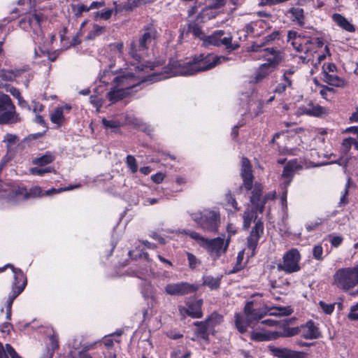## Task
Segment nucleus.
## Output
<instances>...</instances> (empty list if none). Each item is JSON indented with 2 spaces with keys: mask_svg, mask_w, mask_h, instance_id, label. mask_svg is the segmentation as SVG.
<instances>
[{
  "mask_svg": "<svg viewBox=\"0 0 358 358\" xmlns=\"http://www.w3.org/2000/svg\"><path fill=\"white\" fill-rule=\"evenodd\" d=\"M240 176L243 183L240 188H244L246 191H251L250 196V203L248 207L262 214L265 210V205L269 199L275 197V192L263 194L264 186L262 183L256 182L253 185L254 175L252 166L248 158L243 157L241 159V168Z\"/></svg>",
  "mask_w": 358,
  "mask_h": 358,
  "instance_id": "nucleus-1",
  "label": "nucleus"
},
{
  "mask_svg": "<svg viewBox=\"0 0 358 358\" xmlns=\"http://www.w3.org/2000/svg\"><path fill=\"white\" fill-rule=\"evenodd\" d=\"M287 41L290 43L294 50L297 52L313 56L324 45L322 37H313L306 31L298 32L289 30Z\"/></svg>",
  "mask_w": 358,
  "mask_h": 358,
  "instance_id": "nucleus-2",
  "label": "nucleus"
},
{
  "mask_svg": "<svg viewBox=\"0 0 358 358\" xmlns=\"http://www.w3.org/2000/svg\"><path fill=\"white\" fill-rule=\"evenodd\" d=\"M184 234L196 241L215 259H219L225 253L229 247V241L224 244V239L220 237L209 239L192 230H185Z\"/></svg>",
  "mask_w": 358,
  "mask_h": 358,
  "instance_id": "nucleus-3",
  "label": "nucleus"
},
{
  "mask_svg": "<svg viewBox=\"0 0 358 358\" xmlns=\"http://www.w3.org/2000/svg\"><path fill=\"white\" fill-rule=\"evenodd\" d=\"M129 78L126 76H117L113 80L115 87L107 93V99L113 103L131 96L141 89V83L131 84Z\"/></svg>",
  "mask_w": 358,
  "mask_h": 358,
  "instance_id": "nucleus-4",
  "label": "nucleus"
},
{
  "mask_svg": "<svg viewBox=\"0 0 358 358\" xmlns=\"http://www.w3.org/2000/svg\"><path fill=\"white\" fill-rule=\"evenodd\" d=\"M358 285V264L353 267L341 268L333 275L332 285L344 292H349Z\"/></svg>",
  "mask_w": 358,
  "mask_h": 358,
  "instance_id": "nucleus-5",
  "label": "nucleus"
},
{
  "mask_svg": "<svg viewBox=\"0 0 358 358\" xmlns=\"http://www.w3.org/2000/svg\"><path fill=\"white\" fill-rule=\"evenodd\" d=\"M229 59L226 56H218L214 53H201L194 55L189 61L192 75L199 72L210 70L215 66L227 62Z\"/></svg>",
  "mask_w": 358,
  "mask_h": 358,
  "instance_id": "nucleus-6",
  "label": "nucleus"
},
{
  "mask_svg": "<svg viewBox=\"0 0 358 358\" xmlns=\"http://www.w3.org/2000/svg\"><path fill=\"white\" fill-rule=\"evenodd\" d=\"M245 316L255 324L259 320L266 315H289L291 312L285 307H272L268 308L267 306L257 307L253 301H246L243 308Z\"/></svg>",
  "mask_w": 358,
  "mask_h": 358,
  "instance_id": "nucleus-7",
  "label": "nucleus"
},
{
  "mask_svg": "<svg viewBox=\"0 0 358 358\" xmlns=\"http://www.w3.org/2000/svg\"><path fill=\"white\" fill-rule=\"evenodd\" d=\"M21 122L16 107L9 95L0 94V125L14 124Z\"/></svg>",
  "mask_w": 358,
  "mask_h": 358,
  "instance_id": "nucleus-8",
  "label": "nucleus"
},
{
  "mask_svg": "<svg viewBox=\"0 0 358 358\" xmlns=\"http://www.w3.org/2000/svg\"><path fill=\"white\" fill-rule=\"evenodd\" d=\"M301 256L296 248H292L285 252L282 257V263L277 265L278 271H282L285 273H292L301 270L299 262Z\"/></svg>",
  "mask_w": 358,
  "mask_h": 358,
  "instance_id": "nucleus-9",
  "label": "nucleus"
},
{
  "mask_svg": "<svg viewBox=\"0 0 358 358\" xmlns=\"http://www.w3.org/2000/svg\"><path fill=\"white\" fill-rule=\"evenodd\" d=\"M220 216L218 212L205 210L195 219L198 225L206 231L216 233L220 225Z\"/></svg>",
  "mask_w": 358,
  "mask_h": 358,
  "instance_id": "nucleus-10",
  "label": "nucleus"
},
{
  "mask_svg": "<svg viewBox=\"0 0 358 358\" xmlns=\"http://www.w3.org/2000/svg\"><path fill=\"white\" fill-rule=\"evenodd\" d=\"M163 78L178 76H192L191 65L189 62H183L171 59L165 66L162 68L160 73Z\"/></svg>",
  "mask_w": 358,
  "mask_h": 358,
  "instance_id": "nucleus-11",
  "label": "nucleus"
},
{
  "mask_svg": "<svg viewBox=\"0 0 358 358\" xmlns=\"http://www.w3.org/2000/svg\"><path fill=\"white\" fill-rule=\"evenodd\" d=\"M225 31L224 30L215 31L211 35L206 36L203 38V44L204 46L213 45L220 47L224 45L229 51L236 50L239 48V45L232 43V37H224Z\"/></svg>",
  "mask_w": 358,
  "mask_h": 358,
  "instance_id": "nucleus-12",
  "label": "nucleus"
},
{
  "mask_svg": "<svg viewBox=\"0 0 358 358\" xmlns=\"http://www.w3.org/2000/svg\"><path fill=\"white\" fill-rule=\"evenodd\" d=\"M258 52L261 53V57L265 60L268 65L277 69L284 59V52L277 47L264 48Z\"/></svg>",
  "mask_w": 358,
  "mask_h": 358,
  "instance_id": "nucleus-13",
  "label": "nucleus"
},
{
  "mask_svg": "<svg viewBox=\"0 0 358 358\" xmlns=\"http://www.w3.org/2000/svg\"><path fill=\"white\" fill-rule=\"evenodd\" d=\"M198 289L199 286L197 285L180 282L167 284L164 287V291L167 294L171 296H183L196 292Z\"/></svg>",
  "mask_w": 358,
  "mask_h": 358,
  "instance_id": "nucleus-14",
  "label": "nucleus"
},
{
  "mask_svg": "<svg viewBox=\"0 0 358 358\" xmlns=\"http://www.w3.org/2000/svg\"><path fill=\"white\" fill-rule=\"evenodd\" d=\"M264 222L262 218H259L252 228L248 237L247 238V247L252 251L251 256L255 255V250L258 245L259 239L264 234Z\"/></svg>",
  "mask_w": 358,
  "mask_h": 358,
  "instance_id": "nucleus-15",
  "label": "nucleus"
},
{
  "mask_svg": "<svg viewBox=\"0 0 358 358\" xmlns=\"http://www.w3.org/2000/svg\"><path fill=\"white\" fill-rule=\"evenodd\" d=\"M8 267L12 269L14 274V281L13 282L11 292L20 294L24 289L27 283L26 275L20 268H15L13 265L10 264L0 268V271H4V269Z\"/></svg>",
  "mask_w": 358,
  "mask_h": 358,
  "instance_id": "nucleus-16",
  "label": "nucleus"
},
{
  "mask_svg": "<svg viewBox=\"0 0 358 358\" xmlns=\"http://www.w3.org/2000/svg\"><path fill=\"white\" fill-rule=\"evenodd\" d=\"M157 31L152 24H147L143 29V34L138 40V50H148L152 41L157 38Z\"/></svg>",
  "mask_w": 358,
  "mask_h": 358,
  "instance_id": "nucleus-17",
  "label": "nucleus"
},
{
  "mask_svg": "<svg viewBox=\"0 0 358 358\" xmlns=\"http://www.w3.org/2000/svg\"><path fill=\"white\" fill-rule=\"evenodd\" d=\"M268 350L272 355L278 358H306V353L301 351H295L287 348L269 345Z\"/></svg>",
  "mask_w": 358,
  "mask_h": 358,
  "instance_id": "nucleus-18",
  "label": "nucleus"
},
{
  "mask_svg": "<svg viewBox=\"0 0 358 358\" xmlns=\"http://www.w3.org/2000/svg\"><path fill=\"white\" fill-rule=\"evenodd\" d=\"M299 334L301 338L308 340L317 339L321 337V332L312 320L304 324L299 326Z\"/></svg>",
  "mask_w": 358,
  "mask_h": 358,
  "instance_id": "nucleus-19",
  "label": "nucleus"
},
{
  "mask_svg": "<svg viewBox=\"0 0 358 358\" xmlns=\"http://www.w3.org/2000/svg\"><path fill=\"white\" fill-rule=\"evenodd\" d=\"M280 31L275 30L270 34L263 37L261 40H259V41L252 42L249 48L251 52H259L264 48H268L267 45H271L274 41H279L280 39Z\"/></svg>",
  "mask_w": 358,
  "mask_h": 358,
  "instance_id": "nucleus-20",
  "label": "nucleus"
},
{
  "mask_svg": "<svg viewBox=\"0 0 358 358\" xmlns=\"http://www.w3.org/2000/svg\"><path fill=\"white\" fill-rule=\"evenodd\" d=\"M71 109L72 106L68 103L55 108L50 115V121L56 124L57 127H61L67 122L64 114L69 113Z\"/></svg>",
  "mask_w": 358,
  "mask_h": 358,
  "instance_id": "nucleus-21",
  "label": "nucleus"
},
{
  "mask_svg": "<svg viewBox=\"0 0 358 358\" xmlns=\"http://www.w3.org/2000/svg\"><path fill=\"white\" fill-rule=\"evenodd\" d=\"M303 169V166L298 162L297 159H292L287 162L283 168L282 173V178L288 179V184L292 180L296 171L301 170Z\"/></svg>",
  "mask_w": 358,
  "mask_h": 358,
  "instance_id": "nucleus-22",
  "label": "nucleus"
},
{
  "mask_svg": "<svg viewBox=\"0 0 358 358\" xmlns=\"http://www.w3.org/2000/svg\"><path fill=\"white\" fill-rule=\"evenodd\" d=\"M193 325L196 327L194 330L195 336L206 342H209V335L210 334H212V331H210V328L206 322H204V320L196 321L193 322Z\"/></svg>",
  "mask_w": 358,
  "mask_h": 358,
  "instance_id": "nucleus-23",
  "label": "nucleus"
},
{
  "mask_svg": "<svg viewBox=\"0 0 358 358\" xmlns=\"http://www.w3.org/2000/svg\"><path fill=\"white\" fill-rule=\"evenodd\" d=\"M287 15L294 24L299 27L304 26L305 15L303 8L299 7H292L287 10Z\"/></svg>",
  "mask_w": 358,
  "mask_h": 358,
  "instance_id": "nucleus-24",
  "label": "nucleus"
},
{
  "mask_svg": "<svg viewBox=\"0 0 358 358\" xmlns=\"http://www.w3.org/2000/svg\"><path fill=\"white\" fill-rule=\"evenodd\" d=\"M203 301L202 299L185 301V304L188 308L192 318L200 319L203 317Z\"/></svg>",
  "mask_w": 358,
  "mask_h": 358,
  "instance_id": "nucleus-25",
  "label": "nucleus"
},
{
  "mask_svg": "<svg viewBox=\"0 0 358 358\" xmlns=\"http://www.w3.org/2000/svg\"><path fill=\"white\" fill-rule=\"evenodd\" d=\"M234 324L236 329L241 334H245L248 331V327L255 324L250 318L244 316L241 313H236L234 315Z\"/></svg>",
  "mask_w": 358,
  "mask_h": 358,
  "instance_id": "nucleus-26",
  "label": "nucleus"
},
{
  "mask_svg": "<svg viewBox=\"0 0 358 358\" xmlns=\"http://www.w3.org/2000/svg\"><path fill=\"white\" fill-rule=\"evenodd\" d=\"M310 108L300 107L299 113L301 115H307L313 117H321L322 115L326 114L325 108L317 104L313 105V103H309Z\"/></svg>",
  "mask_w": 358,
  "mask_h": 358,
  "instance_id": "nucleus-27",
  "label": "nucleus"
},
{
  "mask_svg": "<svg viewBox=\"0 0 358 358\" xmlns=\"http://www.w3.org/2000/svg\"><path fill=\"white\" fill-rule=\"evenodd\" d=\"M275 70L276 69L266 63L262 64L255 72L253 78L254 83H258L262 81Z\"/></svg>",
  "mask_w": 358,
  "mask_h": 358,
  "instance_id": "nucleus-28",
  "label": "nucleus"
},
{
  "mask_svg": "<svg viewBox=\"0 0 358 358\" xmlns=\"http://www.w3.org/2000/svg\"><path fill=\"white\" fill-rule=\"evenodd\" d=\"M258 213L259 212L248 207L243 212V229L245 230H248L250 226L251 223L255 222L258 220Z\"/></svg>",
  "mask_w": 358,
  "mask_h": 358,
  "instance_id": "nucleus-29",
  "label": "nucleus"
},
{
  "mask_svg": "<svg viewBox=\"0 0 358 358\" xmlns=\"http://www.w3.org/2000/svg\"><path fill=\"white\" fill-rule=\"evenodd\" d=\"M333 21L341 28L348 31L355 32V27L344 16L339 13H334L332 15Z\"/></svg>",
  "mask_w": 358,
  "mask_h": 358,
  "instance_id": "nucleus-30",
  "label": "nucleus"
},
{
  "mask_svg": "<svg viewBox=\"0 0 358 358\" xmlns=\"http://www.w3.org/2000/svg\"><path fill=\"white\" fill-rule=\"evenodd\" d=\"M206 323L210 328L212 334H215V328L217 325L220 324L223 322V316L217 312L212 313L205 320Z\"/></svg>",
  "mask_w": 358,
  "mask_h": 358,
  "instance_id": "nucleus-31",
  "label": "nucleus"
},
{
  "mask_svg": "<svg viewBox=\"0 0 358 358\" xmlns=\"http://www.w3.org/2000/svg\"><path fill=\"white\" fill-rule=\"evenodd\" d=\"M222 278V275L217 278H214L211 275H204L202 278V285L209 287L211 290H217L220 287Z\"/></svg>",
  "mask_w": 358,
  "mask_h": 358,
  "instance_id": "nucleus-32",
  "label": "nucleus"
},
{
  "mask_svg": "<svg viewBox=\"0 0 358 358\" xmlns=\"http://www.w3.org/2000/svg\"><path fill=\"white\" fill-rule=\"evenodd\" d=\"M226 210L229 213H235L240 210L238 202L234 196L229 192L225 194Z\"/></svg>",
  "mask_w": 358,
  "mask_h": 358,
  "instance_id": "nucleus-33",
  "label": "nucleus"
},
{
  "mask_svg": "<svg viewBox=\"0 0 358 358\" xmlns=\"http://www.w3.org/2000/svg\"><path fill=\"white\" fill-rule=\"evenodd\" d=\"M323 80L325 83L331 86L338 87L345 86V80L340 78L338 76L329 74L328 72H324Z\"/></svg>",
  "mask_w": 358,
  "mask_h": 358,
  "instance_id": "nucleus-34",
  "label": "nucleus"
},
{
  "mask_svg": "<svg viewBox=\"0 0 358 358\" xmlns=\"http://www.w3.org/2000/svg\"><path fill=\"white\" fill-rule=\"evenodd\" d=\"M5 348L0 342V358H22L10 344H6Z\"/></svg>",
  "mask_w": 358,
  "mask_h": 358,
  "instance_id": "nucleus-35",
  "label": "nucleus"
},
{
  "mask_svg": "<svg viewBox=\"0 0 358 358\" xmlns=\"http://www.w3.org/2000/svg\"><path fill=\"white\" fill-rule=\"evenodd\" d=\"M55 159V155L51 152L47 151L43 155L34 158L32 163L39 166H43L51 164Z\"/></svg>",
  "mask_w": 358,
  "mask_h": 358,
  "instance_id": "nucleus-36",
  "label": "nucleus"
},
{
  "mask_svg": "<svg viewBox=\"0 0 358 358\" xmlns=\"http://www.w3.org/2000/svg\"><path fill=\"white\" fill-rule=\"evenodd\" d=\"M57 192V190L55 188H52L49 190L43 192V189L39 186H34L28 190V199L41 197L43 195H50L52 193Z\"/></svg>",
  "mask_w": 358,
  "mask_h": 358,
  "instance_id": "nucleus-37",
  "label": "nucleus"
},
{
  "mask_svg": "<svg viewBox=\"0 0 358 358\" xmlns=\"http://www.w3.org/2000/svg\"><path fill=\"white\" fill-rule=\"evenodd\" d=\"M263 22H251L249 24H247L244 27V31L248 34L253 35L254 36H259L263 35V31L257 30V27L261 26Z\"/></svg>",
  "mask_w": 358,
  "mask_h": 358,
  "instance_id": "nucleus-38",
  "label": "nucleus"
},
{
  "mask_svg": "<svg viewBox=\"0 0 358 358\" xmlns=\"http://www.w3.org/2000/svg\"><path fill=\"white\" fill-rule=\"evenodd\" d=\"M106 31V27L104 26H100L97 24H94L92 29L89 31L86 36L87 40H94L96 37L100 36L104 32Z\"/></svg>",
  "mask_w": 358,
  "mask_h": 358,
  "instance_id": "nucleus-39",
  "label": "nucleus"
},
{
  "mask_svg": "<svg viewBox=\"0 0 358 358\" xmlns=\"http://www.w3.org/2000/svg\"><path fill=\"white\" fill-rule=\"evenodd\" d=\"M19 141V138L17 135L12 134H6L4 136L3 142L6 143V150L7 153H9L11 152L13 146L17 144V141Z\"/></svg>",
  "mask_w": 358,
  "mask_h": 358,
  "instance_id": "nucleus-40",
  "label": "nucleus"
},
{
  "mask_svg": "<svg viewBox=\"0 0 358 358\" xmlns=\"http://www.w3.org/2000/svg\"><path fill=\"white\" fill-rule=\"evenodd\" d=\"M243 259L244 250H241L238 252L236 257V262L233 268L229 272V274L236 273L244 268L245 264H243Z\"/></svg>",
  "mask_w": 358,
  "mask_h": 358,
  "instance_id": "nucleus-41",
  "label": "nucleus"
},
{
  "mask_svg": "<svg viewBox=\"0 0 358 358\" xmlns=\"http://www.w3.org/2000/svg\"><path fill=\"white\" fill-rule=\"evenodd\" d=\"M71 7L76 18L82 17L84 12L87 13L90 11L88 6L83 3L71 4Z\"/></svg>",
  "mask_w": 358,
  "mask_h": 358,
  "instance_id": "nucleus-42",
  "label": "nucleus"
},
{
  "mask_svg": "<svg viewBox=\"0 0 358 358\" xmlns=\"http://www.w3.org/2000/svg\"><path fill=\"white\" fill-rule=\"evenodd\" d=\"M113 13V9L112 8H106L103 10L96 11L94 13V20H108L112 17Z\"/></svg>",
  "mask_w": 358,
  "mask_h": 358,
  "instance_id": "nucleus-43",
  "label": "nucleus"
},
{
  "mask_svg": "<svg viewBox=\"0 0 358 358\" xmlns=\"http://www.w3.org/2000/svg\"><path fill=\"white\" fill-rule=\"evenodd\" d=\"M129 255L131 259H137L143 258L147 262H150L152 259H150L149 255L147 252H144L142 250L136 248L135 250L129 252Z\"/></svg>",
  "mask_w": 358,
  "mask_h": 358,
  "instance_id": "nucleus-44",
  "label": "nucleus"
},
{
  "mask_svg": "<svg viewBox=\"0 0 358 358\" xmlns=\"http://www.w3.org/2000/svg\"><path fill=\"white\" fill-rule=\"evenodd\" d=\"M20 294H16L13 292H11L9 295L8 300L6 301V319L10 320L11 319L12 314V306L14 300L19 296Z\"/></svg>",
  "mask_w": 358,
  "mask_h": 358,
  "instance_id": "nucleus-45",
  "label": "nucleus"
},
{
  "mask_svg": "<svg viewBox=\"0 0 358 358\" xmlns=\"http://www.w3.org/2000/svg\"><path fill=\"white\" fill-rule=\"evenodd\" d=\"M298 334H299V327H290L287 324H283L280 334L282 337H292Z\"/></svg>",
  "mask_w": 358,
  "mask_h": 358,
  "instance_id": "nucleus-46",
  "label": "nucleus"
},
{
  "mask_svg": "<svg viewBox=\"0 0 358 358\" xmlns=\"http://www.w3.org/2000/svg\"><path fill=\"white\" fill-rule=\"evenodd\" d=\"M188 29L194 36H195L197 38H199L202 41L203 38L206 36L201 27L196 22L190 23L189 24Z\"/></svg>",
  "mask_w": 358,
  "mask_h": 358,
  "instance_id": "nucleus-47",
  "label": "nucleus"
},
{
  "mask_svg": "<svg viewBox=\"0 0 358 358\" xmlns=\"http://www.w3.org/2000/svg\"><path fill=\"white\" fill-rule=\"evenodd\" d=\"M337 161L336 156L334 155L333 153L330 154L329 155H324V161H313V165L314 166H319L321 165H326L328 164L334 163Z\"/></svg>",
  "mask_w": 358,
  "mask_h": 358,
  "instance_id": "nucleus-48",
  "label": "nucleus"
},
{
  "mask_svg": "<svg viewBox=\"0 0 358 358\" xmlns=\"http://www.w3.org/2000/svg\"><path fill=\"white\" fill-rule=\"evenodd\" d=\"M186 255L188 261V266L190 269L194 270L201 264V261L194 254L187 252Z\"/></svg>",
  "mask_w": 358,
  "mask_h": 358,
  "instance_id": "nucleus-49",
  "label": "nucleus"
},
{
  "mask_svg": "<svg viewBox=\"0 0 358 358\" xmlns=\"http://www.w3.org/2000/svg\"><path fill=\"white\" fill-rule=\"evenodd\" d=\"M126 164L132 173H135L138 171V165L136 160L133 155H129L126 158Z\"/></svg>",
  "mask_w": 358,
  "mask_h": 358,
  "instance_id": "nucleus-50",
  "label": "nucleus"
},
{
  "mask_svg": "<svg viewBox=\"0 0 358 358\" xmlns=\"http://www.w3.org/2000/svg\"><path fill=\"white\" fill-rule=\"evenodd\" d=\"M102 124L106 129H117L121 127L120 121L117 120H107L106 118L102 119Z\"/></svg>",
  "mask_w": 358,
  "mask_h": 358,
  "instance_id": "nucleus-51",
  "label": "nucleus"
},
{
  "mask_svg": "<svg viewBox=\"0 0 358 358\" xmlns=\"http://www.w3.org/2000/svg\"><path fill=\"white\" fill-rule=\"evenodd\" d=\"M90 102L97 110H99L103 106V99L97 94L91 95Z\"/></svg>",
  "mask_w": 358,
  "mask_h": 358,
  "instance_id": "nucleus-52",
  "label": "nucleus"
},
{
  "mask_svg": "<svg viewBox=\"0 0 358 358\" xmlns=\"http://www.w3.org/2000/svg\"><path fill=\"white\" fill-rule=\"evenodd\" d=\"M319 306L322 311L327 315H331L335 308V303H326L324 301H320Z\"/></svg>",
  "mask_w": 358,
  "mask_h": 358,
  "instance_id": "nucleus-53",
  "label": "nucleus"
},
{
  "mask_svg": "<svg viewBox=\"0 0 358 358\" xmlns=\"http://www.w3.org/2000/svg\"><path fill=\"white\" fill-rule=\"evenodd\" d=\"M54 171L53 168L46 167V168H39V167H34L31 168L30 171L33 175L36 176H43L47 173H51Z\"/></svg>",
  "mask_w": 358,
  "mask_h": 358,
  "instance_id": "nucleus-54",
  "label": "nucleus"
},
{
  "mask_svg": "<svg viewBox=\"0 0 358 358\" xmlns=\"http://www.w3.org/2000/svg\"><path fill=\"white\" fill-rule=\"evenodd\" d=\"M191 352L186 350L182 352L180 349H176L171 353V358H189L191 357Z\"/></svg>",
  "mask_w": 358,
  "mask_h": 358,
  "instance_id": "nucleus-55",
  "label": "nucleus"
},
{
  "mask_svg": "<svg viewBox=\"0 0 358 358\" xmlns=\"http://www.w3.org/2000/svg\"><path fill=\"white\" fill-rule=\"evenodd\" d=\"M323 248L321 244H318L314 246L313 248V258L321 261L323 259Z\"/></svg>",
  "mask_w": 358,
  "mask_h": 358,
  "instance_id": "nucleus-56",
  "label": "nucleus"
},
{
  "mask_svg": "<svg viewBox=\"0 0 358 358\" xmlns=\"http://www.w3.org/2000/svg\"><path fill=\"white\" fill-rule=\"evenodd\" d=\"M352 137H348L343 140L341 143V148L345 154L348 153L352 147Z\"/></svg>",
  "mask_w": 358,
  "mask_h": 358,
  "instance_id": "nucleus-57",
  "label": "nucleus"
},
{
  "mask_svg": "<svg viewBox=\"0 0 358 358\" xmlns=\"http://www.w3.org/2000/svg\"><path fill=\"white\" fill-rule=\"evenodd\" d=\"M329 237L331 246L334 248L340 246L343 241V238L341 236H334L330 234L329 235Z\"/></svg>",
  "mask_w": 358,
  "mask_h": 358,
  "instance_id": "nucleus-58",
  "label": "nucleus"
},
{
  "mask_svg": "<svg viewBox=\"0 0 358 358\" xmlns=\"http://www.w3.org/2000/svg\"><path fill=\"white\" fill-rule=\"evenodd\" d=\"M166 336L172 340H178L183 338V334L176 330H169L165 333Z\"/></svg>",
  "mask_w": 358,
  "mask_h": 358,
  "instance_id": "nucleus-59",
  "label": "nucleus"
},
{
  "mask_svg": "<svg viewBox=\"0 0 358 358\" xmlns=\"http://www.w3.org/2000/svg\"><path fill=\"white\" fill-rule=\"evenodd\" d=\"M250 339L255 341H264L267 340V336L261 332L252 331Z\"/></svg>",
  "mask_w": 358,
  "mask_h": 358,
  "instance_id": "nucleus-60",
  "label": "nucleus"
},
{
  "mask_svg": "<svg viewBox=\"0 0 358 358\" xmlns=\"http://www.w3.org/2000/svg\"><path fill=\"white\" fill-rule=\"evenodd\" d=\"M12 73L13 72L10 70L2 69L1 71V77L3 80L11 81L15 79V76Z\"/></svg>",
  "mask_w": 358,
  "mask_h": 358,
  "instance_id": "nucleus-61",
  "label": "nucleus"
},
{
  "mask_svg": "<svg viewBox=\"0 0 358 358\" xmlns=\"http://www.w3.org/2000/svg\"><path fill=\"white\" fill-rule=\"evenodd\" d=\"M178 313L180 316L181 320L185 319L187 317H190L191 315L188 310V308L186 306H178Z\"/></svg>",
  "mask_w": 358,
  "mask_h": 358,
  "instance_id": "nucleus-62",
  "label": "nucleus"
},
{
  "mask_svg": "<svg viewBox=\"0 0 358 358\" xmlns=\"http://www.w3.org/2000/svg\"><path fill=\"white\" fill-rule=\"evenodd\" d=\"M288 87H291L289 85H287L286 83H280L276 85L275 90H273V92L275 94H282V93H284L286 91L287 88H288Z\"/></svg>",
  "mask_w": 358,
  "mask_h": 358,
  "instance_id": "nucleus-63",
  "label": "nucleus"
},
{
  "mask_svg": "<svg viewBox=\"0 0 358 358\" xmlns=\"http://www.w3.org/2000/svg\"><path fill=\"white\" fill-rule=\"evenodd\" d=\"M322 224L321 220L315 222H310L306 224V231L308 232L315 230Z\"/></svg>",
  "mask_w": 358,
  "mask_h": 358,
  "instance_id": "nucleus-64",
  "label": "nucleus"
}]
</instances>
